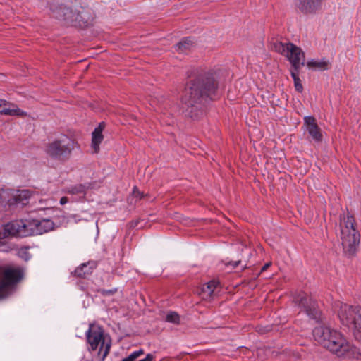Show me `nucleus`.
I'll list each match as a JSON object with an SVG mask.
<instances>
[{"label":"nucleus","mask_w":361,"mask_h":361,"mask_svg":"<svg viewBox=\"0 0 361 361\" xmlns=\"http://www.w3.org/2000/svg\"><path fill=\"white\" fill-rule=\"evenodd\" d=\"M216 89V84L211 74L199 76L185 88L181 98L183 111L190 117L195 116V111L212 97Z\"/></svg>","instance_id":"1"},{"label":"nucleus","mask_w":361,"mask_h":361,"mask_svg":"<svg viewBox=\"0 0 361 361\" xmlns=\"http://www.w3.org/2000/svg\"><path fill=\"white\" fill-rule=\"evenodd\" d=\"M313 336L321 345L339 357L357 358L360 355L357 348L335 329L319 326L313 330Z\"/></svg>","instance_id":"2"},{"label":"nucleus","mask_w":361,"mask_h":361,"mask_svg":"<svg viewBox=\"0 0 361 361\" xmlns=\"http://www.w3.org/2000/svg\"><path fill=\"white\" fill-rule=\"evenodd\" d=\"M340 238L345 255L353 256L360 243V234L357 231L354 218L349 213L340 217Z\"/></svg>","instance_id":"3"},{"label":"nucleus","mask_w":361,"mask_h":361,"mask_svg":"<svg viewBox=\"0 0 361 361\" xmlns=\"http://www.w3.org/2000/svg\"><path fill=\"white\" fill-rule=\"evenodd\" d=\"M334 309L337 311L342 324L351 329L355 339L361 343V307L337 301L334 305Z\"/></svg>","instance_id":"4"},{"label":"nucleus","mask_w":361,"mask_h":361,"mask_svg":"<svg viewBox=\"0 0 361 361\" xmlns=\"http://www.w3.org/2000/svg\"><path fill=\"white\" fill-rule=\"evenodd\" d=\"M85 335L89 351L98 350L97 358L99 361H104L109 353L111 341L104 336L102 327L98 324H90Z\"/></svg>","instance_id":"5"},{"label":"nucleus","mask_w":361,"mask_h":361,"mask_svg":"<svg viewBox=\"0 0 361 361\" xmlns=\"http://www.w3.org/2000/svg\"><path fill=\"white\" fill-rule=\"evenodd\" d=\"M23 271L18 267L0 264V299L11 295L16 285L22 279Z\"/></svg>","instance_id":"6"},{"label":"nucleus","mask_w":361,"mask_h":361,"mask_svg":"<svg viewBox=\"0 0 361 361\" xmlns=\"http://www.w3.org/2000/svg\"><path fill=\"white\" fill-rule=\"evenodd\" d=\"M276 51L286 55L292 66L295 70H299L305 64V55L302 49L293 43L279 42L274 45Z\"/></svg>","instance_id":"7"},{"label":"nucleus","mask_w":361,"mask_h":361,"mask_svg":"<svg viewBox=\"0 0 361 361\" xmlns=\"http://www.w3.org/2000/svg\"><path fill=\"white\" fill-rule=\"evenodd\" d=\"M73 149V141L67 136H63L49 144L47 153L51 158L63 160L68 157Z\"/></svg>","instance_id":"8"},{"label":"nucleus","mask_w":361,"mask_h":361,"mask_svg":"<svg viewBox=\"0 0 361 361\" xmlns=\"http://www.w3.org/2000/svg\"><path fill=\"white\" fill-rule=\"evenodd\" d=\"M32 194L33 192L27 189L18 190H1L0 191V202L2 204L8 205L15 204L25 205L27 203Z\"/></svg>","instance_id":"9"},{"label":"nucleus","mask_w":361,"mask_h":361,"mask_svg":"<svg viewBox=\"0 0 361 361\" xmlns=\"http://www.w3.org/2000/svg\"><path fill=\"white\" fill-rule=\"evenodd\" d=\"M295 302L304 310L307 315L312 319H317L320 316V311L317 302L305 293H300L295 298Z\"/></svg>","instance_id":"10"},{"label":"nucleus","mask_w":361,"mask_h":361,"mask_svg":"<svg viewBox=\"0 0 361 361\" xmlns=\"http://www.w3.org/2000/svg\"><path fill=\"white\" fill-rule=\"evenodd\" d=\"M323 0H297L296 8L303 14H313L322 7Z\"/></svg>","instance_id":"11"},{"label":"nucleus","mask_w":361,"mask_h":361,"mask_svg":"<svg viewBox=\"0 0 361 361\" xmlns=\"http://www.w3.org/2000/svg\"><path fill=\"white\" fill-rule=\"evenodd\" d=\"M304 120L305 130L308 133L312 139L317 142H322V134L315 118L312 116H306Z\"/></svg>","instance_id":"12"},{"label":"nucleus","mask_w":361,"mask_h":361,"mask_svg":"<svg viewBox=\"0 0 361 361\" xmlns=\"http://www.w3.org/2000/svg\"><path fill=\"white\" fill-rule=\"evenodd\" d=\"M0 114L8 116H25L27 114L13 104L0 99Z\"/></svg>","instance_id":"13"},{"label":"nucleus","mask_w":361,"mask_h":361,"mask_svg":"<svg viewBox=\"0 0 361 361\" xmlns=\"http://www.w3.org/2000/svg\"><path fill=\"white\" fill-rule=\"evenodd\" d=\"M23 220H16L6 224L4 227V237L8 235L21 237Z\"/></svg>","instance_id":"14"},{"label":"nucleus","mask_w":361,"mask_h":361,"mask_svg":"<svg viewBox=\"0 0 361 361\" xmlns=\"http://www.w3.org/2000/svg\"><path fill=\"white\" fill-rule=\"evenodd\" d=\"M94 268L95 263L93 262L83 263L75 269L74 274L78 277H86L92 272Z\"/></svg>","instance_id":"15"},{"label":"nucleus","mask_w":361,"mask_h":361,"mask_svg":"<svg viewBox=\"0 0 361 361\" xmlns=\"http://www.w3.org/2000/svg\"><path fill=\"white\" fill-rule=\"evenodd\" d=\"M104 128V125L102 123L99 124V126L94 129L92 132V146L95 152H97L99 149V145L103 140L102 135V130Z\"/></svg>","instance_id":"16"},{"label":"nucleus","mask_w":361,"mask_h":361,"mask_svg":"<svg viewBox=\"0 0 361 361\" xmlns=\"http://www.w3.org/2000/svg\"><path fill=\"white\" fill-rule=\"evenodd\" d=\"M38 235H42L54 229V224L49 219H37Z\"/></svg>","instance_id":"17"},{"label":"nucleus","mask_w":361,"mask_h":361,"mask_svg":"<svg viewBox=\"0 0 361 361\" xmlns=\"http://www.w3.org/2000/svg\"><path fill=\"white\" fill-rule=\"evenodd\" d=\"M218 285L219 282L215 280H212L204 285L202 288V298L206 300L211 298Z\"/></svg>","instance_id":"18"},{"label":"nucleus","mask_w":361,"mask_h":361,"mask_svg":"<svg viewBox=\"0 0 361 361\" xmlns=\"http://www.w3.org/2000/svg\"><path fill=\"white\" fill-rule=\"evenodd\" d=\"M194 42L190 37L183 39L176 44V50L180 52H184L190 50L193 47Z\"/></svg>","instance_id":"19"},{"label":"nucleus","mask_w":361,"mask_h":361,"mask_svg":"<svg viewBox=\"0 0 361 361\" xmlns=\"http://www.w3.org/2000/svg\"><path fill=\"white\" fill-rule=\"evenodd\" d=\"M308 67L310 68H318L320 69H327L329 68V62L324 60L322 61H314L312 60L307 62V63Z\"/></svg>","instance_id":"20"},{"label":"nucleus","mask_w":361,"mask_h":361,"mask_svg":"<svg viewBox=\"0 0 361 361\" xmlns=\"http://www.w3.org/2000/svg\"><path fill=\"white\" fill-rule=\"evenodd\" d=\"M53 15L58 19L64 18L65 16L69 12V9L65 6H59L52 9Z\"/></svg>","instance_id":"21"},{"label":"nucleus","mask_w":361,"mask_h":361,"mask_svg":"<svg viewBox=\"0 0 361 361\" xmlns=\"http://www.w3.org/2000/svg\"><path fill=\"white\" fill-rule=\"evenodd\" d=\"M26 221L27 226L29 227L27 233H31L32 235H38L37 219H26Z\"/></svg>","instance_id":"22"},{"label":"nucleus","mask_w":361,"mask_h":361,"mask_svg":"<svg viewBox=\"0 0 361 361\" xmlns=\"http://www.w3.org/2000/svg\"><path fill=\"white\" fill-rule=\"evenodd\" d=\"M166 321L175 324H179L180 317L176 312H169L166 317Z\"/></svg>","instance_id":"23"},{"label":"nucleus","mask_w":361,"mask_h":361,"mask_svg":"<svg viewBox=\"0 0 361 361\" xmlns=\"http://www.w3.org/2000/svg\"><path fill=\"white\" fill-rule=\"evenodd\" d=\"M144 354V350L142 349H140L136 351H133L131 353L128 357L123 358L121 361H135L137 358Z\"/></svg>","instance_id":"24"},{"label":"nucleus","mask_w":361,"mask_h":361,"mask_svg":"<svg viewBox=\"0 0 361 361\" xmlns=\"http://www.w3.org/2000/svg\"><path fill=\"white\" fill-rule=\"evenodd\" d=\"M27 221L23 220V225L21 226V237H26L29 235H32L31 233H27L28 231L29 227L27 226Z\"/></svg>","instance_id":"25"},{"label":"nucleus","mask_w":361,"mask_h":361,"mask_svg":"<svg viewBox=\"0 0 361 361\" xmlns=\"http://www.w3.org/2000/svg\"><path fill=\"white\" fill-rule=\"evenodd\" d=\"M294 84H295V90L298 92H302V84L300 82V78H295Z\"/></svg>","instance_id":"26"},{"label":"nucleus","mask_w":361,"mask_h":361,"mask_svg":"<svg viewBox=\"0 0 361 361\" xmlns=\"http://www.w3.org/2000/svg\"><path fill=\"white\" fill-rule=\"evenodd\" d=\"M291 75L293 78V80H295V78H299L298 77V70L294 69V71H291Z\"/></svg>","instance_id":"27"},{"label":"nucleus","mask_w":361,"mask_h":361,"mask_svg":"<svg viewBox=\"0 0 361 361\" xmlns=\"http://www.w3.org/2000/svg\"><path fill=\"white\" fill-rule=\"evenodd\" d=\"M45 201L47 202V204H46L47 207H51L53 204L56 202V200L54 199H49Z\"/></svg>","instance_id":"28"},{"label":"nucleus","mask_w":361,"mask_h":361,"mask_svg":"<svg viewBox=\"0 0 361 361\" xmlns=\"http://www.w3.org/2000/svg\"><path fill=\"white\" fill-rule=\"evenodd\" d=\"M68 200L66 197H63L60 200V204L61 205H63V204H66L68 202Z\"/></svg>","instance_id":"29"},{"label":"nucleus","mask_w":361,"mask_h":361,"mask_svg":"<svg viewBox=\"0 0 361 361\" xmlns=\"http://www.w3.org/2000/svg\"><path fill=\"white\" fill-rule=\"evenodd\" d=\"M271 265V262L266 263L262 268V271L267 270Z\"/></svg>","instance_id":"30"},{"label":"nucleus","mask_w":361,"mask_h":361,"mask_svg":"<svg viewBox=\"0 0 361 361\" xmlns=\"http://www.w3.org/2000/svg\"><path fill=\"white\" fill-rule=\"evenodd\" d=\"M240 264V261H235L233 262L232 265L233 267H236Z\"/></svg>","instance_id":"31"},{"label":"nucleus","mask_w":361,"mask_h":361,"mask_svg":"<svg viewBox=\"0 0 361 361\" xmlns=\"http://www.w3.org/2000/svg\"><path fill=\"white\" fill-rule=\"evenodd\" d=\"M71 192L72 193H78V192H80V190H76V191L73 190V191H71Z\"/></svg>","instance_id":"32"}]
</instances>
